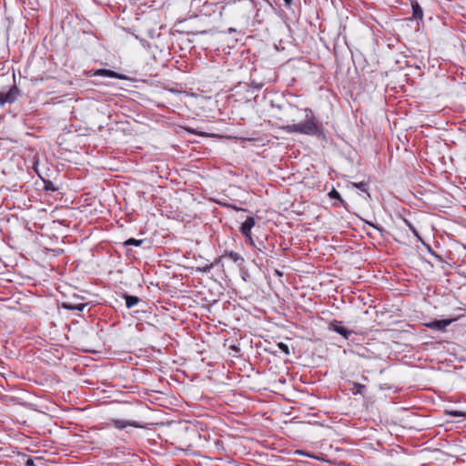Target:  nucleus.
<instances>
[{"instance_id": "obj_19", "label": "nucleus", "mask_w": 466, "mask_h": 466, "mask_svg": "<svg viewBox=\"0 0 466 466\" xmlns=\"http://www.w3.org/2000/svg\"><path fill=\"white\" fill-rule=\"evenodd\" d=\"M285 110L289 116H292V115H294L295 112L299 111V108L297 106L288 105L286 106Z\"/></svg>"}, {"instance_id": "obj_18", "label": "nucleus", "mask_w": 466, "mask_h": 466, "mask_svg": "<svg viewBox=\"0 0 466 466\" xmlns=\"http://www.w3.org/2000/svg\"><path fill=\"white\" fill-rule=\"evenodd\" d=\"M278 347L279 349L283 352L285 353V355L289 356L290 354L289 352V348L287 344L283 343V342H279L278 344Z\"/></svg>"}, {"instance_id": "obj_3", "label": "nucleus", "mask_w": 466, "mask_h": 466, "mask_svg": "<svg viewBox=\"0 0 466 466\" xmlns=\"http://www.w3.org/2000/svg\"><path fill=\"white\" fill-rule=\"evenodd\" d=\"M455 320H457V318H451L446 319H434L425 323L424 325L427 328L433 330L444 331L446 328Z\"/></svg>"}, {"instance_id": "obj_22", "label": "nucleus", "mask_w": 466, "mask_h": 466, "mask_svg": "<svg viewBox=\"0 0 466 466\" xmlns=\"http://www.w3.org/2000/svg\"><path fill=\"white\" fill-rule=\"evenodd\" d=\"M404 222H405V224L407 225V227L410 228V230L411 232H415L416 228H415V227L410 221L405 219Z\"/></svg>"}, {"instance_id": "obj_6", "label": "nucleus", "mask_w": 466, "mask_h": 466, "mask_svg": "<svg viewBox=\"0 0 466 466\" xmlns=\"http://www.w3.org/2000/svg\"><path fill=\"white\" fill-rule=\"evenodd\" d=\"M110 425L114 426L115 428H116L118 430H123V429L127 428V426H132L135 428H144V426L141 425L138 421L126 420H120V419L111 420Z\"/></svg>"}, {"instance_id": "obj_12", "label": "nucleus", "mask_w": 466, "mask_h": 466, "mask_svg": "<svg viewBox=\"0 0 466 466\" xmlns=\"http://www.w3.org/2000/svg\"><path fill=\"white\" fill-rule=\"evenodd\" d=\"M352 187L360 189L362 192L367 193L368 196L370 197V195L368 193L369 187H368V184L366 182L362 181V182H360V183H352Z\"/></svg>"}, {"instance_id": "obj_13", "label": "nucleus", "mask_w": 466, "mask_h": 466, "mask_svg": "<svg viewBox=\"0 0 466 466\" xmlns=\"http://www.w3.org/2000/svg\"><path fill=\"white\" fill-rule=\"evenodd\" d=\"M366 390V386L363 385V384H360V383H354V386H353V394H360V395H363L364 394V390Z\"/></svg>"}, {"instance_id": "obj_5", "label": "nucleus", "mask_w": 466, "mask_h": 466, "mask_svg": "<svg viewBox=\"0 0 466 466\" xmlns=\"http://www.w3.org/2000/svg\"><path fill=\"white\" fill-rule=\"evenodd\" d=\"M255 226V219L252 217H248L246 220L241 224L240 232L247 238L249 244H253L251 238V229Z\"/></svg>"}, {"instance_id": "obj_21", "label": "nucleus", "mask_w": 466, "mask_h": 466, "mask_svg": "<svg viewBox=\"0 0 466 466\" xmlns=\"http://www.w3.org/2000/svg\"><path fill=\"white\" fill-rule=\"evenodd\" d=\"M186 130L191 134H195V135H198V136H203V133L202 132H197L195 129L191 128V127H186Z\"/></svg>"}, {"instance_id": "obj_23", "label": "nucleus", "mask_w": 466, "mask_h": 466, "mask_svg": "<svg viewBox=\"0 0 466 466\" xmlns=\"http://www.w3.org/2000/svg\"><path fill=\"white\" fill-rule=\"evenodd\" d=\"M25 466H36V465L32 458H28L25 462Z\"/></svg>"}, {"instance_id": "obj_10", "label": "nucleus", "mask_w": 466, "mask_h": 466, "mask_svg": "<svg viewBox=\"0 0 466 466\" xmlns=\"http://www.w3.org/2000/svg\"><path fill=\"white\" fill-rule=\"evenodd\" d=\"M412 15L415 19H421L423 17V11L418 2L411 3Z\"/></svg>"}, {"instance_id": "obj_8", "label": "nucleus", "mask_w": 466, "mask_h": 466, "mask_svg": "<svg viewBox=\"0 0 466 466\" xmlns=\"http://www.w3.org/2000/svg\"><path fill=\"white\" fill-rule=\"evenodd\" d=\"M87 306L86 303H75L71 300L63 301L61 307L68 310L82 311Z\"/></svg>"}, {"instance_id": "obj_26", "label": "nucleus", "mask_w": 466, "mask_h": 466, "mask_svg": "<svg viewBox=\"0 0 466 466\" xmlns=\"http://www.w3.org/2000/svg\"><path fill=\"white\" fill-rule=\"evenodd\" d=\"M414 234V236L420 240L422 242V239L419 234V232L417 231V229L415 230V232H412Z\"/></svg>"}, {"instance_id": "obj_27", "label": "nucleus", "mask_w": 466, "mask_h": 466, "mask_svg": "<svg viewBox=\"0 0 466 466\" xmlns=\"http://www.w3.org/2000/svg\"><path fill=\"white\" fill-rule=\"evenodd\" d=\"M276 274L279 275V276H282V273L279 270H276Z\"/></svg>"}, {"instance_id": "obj_7", "label": "nucleus", "mask_w": 466, "mask_h": 466, "mask_svg": "<svg viewBox=\"0 0 466 466\" xmlns=\"http://www.w3.org/2000/svg\"><path fill=\"white\" fill-rule=\"evenodd\" d=\"M92 76L117 78V79H123V80L127 78L125 75L119 74V73L115 72V71L110 70V69H97V70H95L93 72Z\"/></svg>"}, {"instance_id": "obj_24", "label": "nucleus", "mask_w": 466, "mask_h": 466, "mask_svg": "<svg viewBox=\"0 0 466 466\" xmlns=\"http://www.w3.org/2000/svg\"><path fill=\"white\" fill-rule=\"evenodd\" d=\"M283 1H284V3H285V6H286L287 8H290V7H291V5H292V4H293V0H283Z\"/></svg>"}, {"instance_id": "obj_28", "label": "nucleus", "mask_w": 466, "mask_h": 466, "mask_svg": "<svg viewBox=\"0 0 466 466\" xmlns=\"http://www.w3.org/2000/svg\"><path fill=\"white\" fill-rule=\"evenodd\" d=\"M277 107H278L279 109H282V108H283V106H279H279H277Z\"/></svg>"}, {"instance_id": "obj_20", "label": "nucleus", "mask_w": 466, "mask_h": 466, "mask_svg": "<svg viewBox=\"0 0 466 466\" xmlns=\"http://www.w3.org/2000/svg\"><path fill=\"white\" fill-rule=\"evenodd\" d=\"M449 414L453 417H466V412L459 411V410H451Z\"/></svg>"}, {"instance_id": "obj_4", "label": "nucleus", "mask_w": 466, "mask_h": 466, "mask_svg": "<svg viewBox=\"0 0 466 466\" xmlns=\"http://www.w3.org/2000/svg\"><path fill=\"white\" fill-rule=\"evenodd\" d=\"M19 94L20 90L16 86H13L6 93L0 92V105L4 106L6 103H14Z\"/></svg>"}, {"instance_id": "obj_9", "label": "nucleus", "mask_w": 466, "mask_h": 466, "mask_svg": "<svg viewBox=\"0 0 466 466\" xmlns=\"http://www.w3.org/2000/svg\"><path fill=\"white\" fill-rule=\"evenodd\" d=\"M123 299L126 301V307L127 309H132L141 301V299L137 296L129 295L127 293L123 294Z\"/></svg>"}, {"instance_id": "obj_15", "label": "nucleus", "mask_w": 466, "mask_h": 466, "mask_svg": "<svg viewBox=\"0 0 466 466\" xmlns=\"http://www.w3.org/2000/svg\"><path fill=\"white\" fill-rule=\"evenodd\" d=\"M44 189L46 191V192H55L58 189L57 187H56L54 185V183L50 180H46V181H44Z\"/></svg>"}, {"instance_id": "obj_16", "label": "nucleus", "mask_w": 466, "mask_h": 466, "mask_svg": "<svg viewBox=\"0 0 466 466\" xmlns=\"http://www.w3.org/2000/svg\"><path fill=\"white\" fill-rule=\"evenodd\" d=\"M329 196L331 199H338L341 204L343 203V199L341 198L340 194L335 188H332L329 192Z\"/></svg>"}, {"instance_id": "obj_1", "label": "nucleus", "mask_w": 466, "mask_h": 466, "mask_svg": "<svg viewBox=\"0 0 466 466\" xmlns=\"http://www.w3.org/2000/svg\"><path fill=\"white\" fill-rule=\"evenodd\" d=\"M305 117L307 119L304 123H298L292 125H287L282 127V129L288 133H299L307 136L317 137L318 138H324V128L321 123H319L313 115V111L310 108H305Z\"/></svg>"}, {"instance_id": "obj_17", "label": "nucleus", "mask_w": 466, "mask_h": 466, "mask_svg": "<svg viewBox=\"0 0 466 466\" xmlns=\"http://www.w3.org/2000/svg\"><path fill=\"white\" fill-rule=\"evenodd\" d=\"M251 245L254 246L259 252L267 254V247L263 241H259L258 246H257L254 242Z\"/></svg>"}, {"instance_id": "obj_11", "label": "nucleus", "mask_w": 466, "mask_h": 466, "mask_svg": "<svg viewBox=\"0 0 466 466\" xmlns=\"http://www.w3.org/2000/svg\"><path fill=\"white\" fill-rule=\"evenodd\" d=\"M223 257L228 258L229 259H231L235 263H238L239 261L240 262L244 261L243 258L238 253H237L235 251H228V250H226L224 255H223Z\"/></svg>"}, {"instance_id": "obj_14", "label": "nucleus", "mask_w": 466, "mask_h": 466, "mask_svg": "<svg viewBox=\"0 0 466 466\" xmlns=\"http://www.w3.org/2000/svg\"><path fill=\"white\" fill-rule=\"evenodd\" d=\"M144 242V240L142 239H136V238H128L127 240H126L124 242V245L125 246H136V247H139L142 245V243Z\"/></svg>"}, {"instance_id": "obj_25", "label": "nucleus", "mask_w": 466, "mask_h": 466, "mask_svg": "<svg viewBox=\"0 0 466 466\" xmlns=\"http://www.w3.org/2000/svg\"><path fill=\"white\" fill-rule=\"evenodd\" d=\"M253 87L257 90H259L261 87H262V84H257V83H253L252 84Z\"/></svg>"}, {"instance_id": "obj_2", "label": "nucleus", "mask_w": 466, "mask_h": 466, "mask_svg": "<svg viewBox=\"0 0 466 466\" xmlns=\"http://www.w3.org/2000/svg\"><path fill=\"white\" fill-rule=\"evenodd\" d=\"M328 329L341 335L346 339H348L353 334L352 330L343 326L342 321L336 319H333L329 324Z\"/></svg>"}]
</instances>
